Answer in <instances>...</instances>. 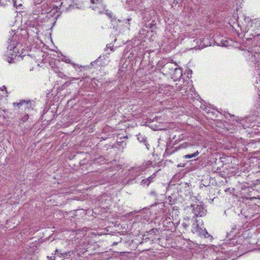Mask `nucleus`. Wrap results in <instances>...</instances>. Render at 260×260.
I'll return each mask as SVG.
<instances>
[{
  "label": "nucleus",
  "instance_id": "1",
  "mask_svg": "<svg viewBox=\"0 0 260 260\" xmlns=\"http://www.w3.org/2000/svg\"><path fill=\"white\" fill-rule=\"evenodd\" d=\"M245 30L247 32H250L249 34L250 36H259L260 35V19L255 18L249 20L245 26Z\"/></svg>",
  "mask_w": 260,
  "mask_h": 260
},
{
  "label": "nucleus",
  "instance_id": "2",
  "mask_svg": "<svg viewBox=\"0 0 260 260\" xmlns=\"http://www.w3.org/2000/svg\"><path fill=\"white\" fill-rule=\"evenodd\" d=\"M18 46L19 44L18 43L14 41H11L10 44L8 46V49L9 51L8 54L12 56V57L13 56H19L20 54L18 49Z\"/></svg>",
  "mask_w": 260,
  "mask_h": 260
},
{
  "label": "nucleus",
  "instance_id": "3",
  "mask_svg": "<svg viewBox=\"0 0 260 260\" xmlns=\"http://www.w3.org/2000/svg\"><path fill=\"white\" fill-rule=\"evenodd\" d=\"M192 208V212L196 216H203L206 213V210L204 207L198 204H193L191 205Z\"/></svg>",
  "mask_w": 260,
  "mask_h": 260
},
{
  "label": "nucleus",
  "instance_id": "4",
  "mask_svg": "<svg viewBox=\"0 0 260 260\" xmlns=\"http://www.w3.org/2000/svg\"><path fill=\"white\" fill-rule=\"evenodd\" d=\"M192 231L193 233H196L199 236H203L206 237V235H208L207 231L205 229H203L200 227L197 223L193 224Z\"/></svg>",
  "mask_w": 260,
  "mask_h": 260
},
{
  "label": "nucleus",
  "instance_id": "5",
  "mask_svg": "<svg viewBox=\"0 0 260 260\" xmlns=\"http://www.w3.org/2000/svg\"><path fill=\"white\" fill-rule=\"evenodd\" d=\"M144 170V168L141 166L132 168L129 170V174L133 177H136L139 176Z\"/></svg>",
  "mask_w": 260,
  "mask_h": 260
},
{
  "label": "nucleus",
  "instance_id": "6",
  "mask_svg": "<svg viewBox=\"0 0 260 260\" xmlns=\"http://www.w3.org/2000/svg\"><path fill=\"white\" fill-rule=\"evenodd\" d=\"M188 92L186 94V98L188 99L194 100L197 99L199 96V95L195 92L194 90H193L192 87L191 85H188Z\"/></svg>",
  "mask_w": 260,
  "mask_h": 260
},
{
  "label": "nucleus",
  "instance_id": "7",
  "mask_svg": "<svg viewBox=\"0 0 260 260\" xmlns=\"http://www.w3.org/2000/svg\"><path fill=\"white\" fill-rule=\"evenodd\" d=\"M32 103L33 101H21L19 103L17 104V105L19 107L24 106V108L25 110H27V111H29L30 109H32Z\"/></svg>",
  "mask_w": 260,
  "mask_h": 260
},
{
  "label": "nucleus",
  "instance_id": "8",
  "mask_svg": "<svg viewBox=\"0 0 260 260\" xmlns=\"http://www.w3.org/2000/svg\"><path fill=\"white\" fill-rule=\"evenodd\" d=\"M171 75L172 76V78L174 79V80H177L180 79L182 76V70L179 68L175 67L173 72L172 73Z\"/></svg>",
  "mask_w": 260,
  "mask_h": 260
},
{
  "label": "nucleus",
  "instance_id": "9",
  "mask_svg": "<svg viewBox=\"0 0 260 260\" xmlns=\"http://www.w3.org/2000/svg\"><path fill=\"white\" fill-rule=\"evenodd\" d=\"M176 64H173L172 63H167L165 64L162 67L163 71H165L169 74H172V72H173Z\"/></svg>",
  "mask_w": 260,
  "mask_h": 260
},
{
  "label": "nucleus",
  "instance_id": "10",
  "mask_svg": "<svg viewBox=\"0 0 260 260\" xmlns=\"http://www.w3.org/2000/svg\"><path fill=\"white\" fill-rule=\"evenodd\" d=\"M199 154V152L198 151H197L196 152H195L194 153L191 154H187V155H185L184 157L185 158H193V157H196L198 155V154Z\"/></svg>",
  "mask_w": 260,
  "mask_h": 260
},
{
  "label": "nucleus",
  "instance_id": "11",
  "mask_svg": "<svg viewBox=\"0 0 260 260\" xmlns=\"http://www.w3.org/2000/svg\"><path fill=\"white\" fill-rule=\"evenodd\" d=\"M137 138H138V140L140 142H146V138L145 137V136H143L141 134H139L138 135H137Z\"/></svg>",
  "mask_w": 260,
  "mask_h": 260
},
{
  "label": "nucleus",
  "instance_id": "12",
  "mask_svg": "<svg viewBox=\"0 0 260 260\" xmlns=\"http://www.w3.org/2000/svg\"><path fill=\"white\" fill-rule=\"evenodd\" d=\"M13 6L17 9L20 8L22 6L21 3H18L16 0H13Z\"/></svg>",
  "mask_w": 260,
  "mask_h": 260
},
{
  "label": "nucleus",
  "instance_id": "13",
  "mask_svg": "<svg viewBox=\"0 0 260 260\" xmlns=\"http://www.w3.org/2000/svg\"><path fill=\"white\" fill-rule=\"evenodd\" d=\"M180 93L184 96H186V94L188 92V89L187 88H185L184 87H182L180 89Z\"/></svg>",
  "mask_w": 260,
  "mask_h": 260
},
{
  "label": "nucleus",
  "instance_id": "14",
  "mask_svg": "<svg viewBox=\"0 0 260 260\" xmlns=\"http://www.w3.org/2000/svg\"><path fill=\"white\" fill-rule=\"evenodd\" d=\"M218 45L227 46L228 45V41L225 40H221L220 43H218Z\"/></svg>",
  "mask_w": 260,
  "mask_h": 260
},
{
  "label": "nucleus",
  "instance_id": "15",
  "mask_svg": "<svg viewBox=\"0 0 260 260\" xmlns=\"http://www.w3.org/2000/svg\"><path fill=\"white\" fill-rule=\"evenodd\" d=\"M208 39L207 38H203L202 40V43H203V45L206 46H210L211 45V44L210 43H208Z\"/></svg>",
  "mask_w": 260,
  "mask_h": 260
},
{
  "label": "nucleus",
  "instance_id": "16",
  "mask_svg": "<svg viewBox=\"0 0 260 260\" xmlns=\"http://www.w3.org/2000/svg\"><path fill=\"white\" fill-rule=\"evenodd\" d=\"M149 178H153V177L152 176H150L149 178H148L147 179L142 180V181H141V184H146V185H147V183L148 182V180H149Z\"/></svg>",
  "mask_w": 260,
  "mask_h": 260
},
{
  "label": "nucleus",
  "instance_id": "17",
  "mask_svg": "<svg viewBox=\"0 0 260 260\" xmlns=\"http://www.w3.org/2000/svg\"><path fill=\"white\" fill-rule=\"evenodd\" d=\"M90 2L92 4H95L97 3H100L102 2V0H90Z\"/></svg>",
  "mask_w": 260,
  "mask_h": 260
},
{
  "label": "nucleus",
  "instance_id": "18",
  "mask_svg": "<svg viewBox=\"0 0 260 260\" xmlns=\"http://www.w3.org/2000/svg\"><path fill=\"white\" fill-rule=\"evenodd\" d=\"M28 118V116L27 114H26L25 115H24L23 116V117L22 118V120H23V122L26 121L27 120Z\"/></svg>",
  "mask_w": 260,
  "mask_h": 260
},
{
  "label": "nucleus",
  "instance_id": "19",
  "mask_svg": "<svg viewBox=\"0 0 260 260\" xmlns=\"http://www.w3.org/2000/svg\"><path fill=\"white\" fill-rule=\"evenodd\" d=\"M58 76L61 77V78H63V77L64 76V75H63V73L59 72Z\"/></svg>",
  "mask_w": 260,
  "mask_h": 260
},
{
  "label": "nucleus",
  "instance_id": "20",
  "mask_svg": "<svg viewBox=\"0 0 260 260\" xmlns=\"http://www.w3.org/2000/svg\"><path fill=\"white\" fill-rule=\"evenodd\" d=\"M153 178H149V180H148V182L147 183V186H148L149 185V184L150 183V182H151Z\"/></svg>",
  "mask_w": 260,
  "mask_h": 260
},
{
  "label": "nucleus",
  "instance_id": "21",
  "mask_svg": "<svg viewBox=\"0 0 260 260\" xmlns=\"http://www.w3.org/2000/svg\"><path fill=\"white\" fill-rule=\"evenodd\" d=\"M108 15L109 16V17L110 18H112V14L111 13H108Z\"/></svg>",
  "mask_w": 260,
  "mask_h": 260
},
{
  "label": "nucleus",
  "instance_id": "22",
  "mask_svg": "<svg viewBox=\"0 0 260 260\" xmlns=\"http://www.w3.org/2000/svg\"><path fill=\"white\" fill-rule=\"evenodd\" d=\"M151 194L152 195H153V196H155V194H156L155 192H151Z\"/></svg>",
  "mask_w": 260,
  "mask_h": 260
},
{
  "label": "nucleus",
  "instance_id": "23",
  "mask_svg": "<svg viewBox=\"0 0 260 260\" xmlns=\"http://www.w3.org/2000/svg\"><path fill=\"white\" fill-rule=\"evenodd\" d=\"M5 4H4V2L2 1L1 6H5Z\"/></svg>",
  "mask_w": 260,
  "mask_h": 260
},
{
  "label": "nucleus",
  "instance_id": "24",
  "mask_svg": "<svg viewBox=\"0 0 260 260\" xmlns=\"http://www.w3.org/2000/svg\"><path fill=\"white\" fill-rule=\"evenodd\" d=\"M78 79L77 78H72V80H77Z\"/></svg>",
  "mask_w": 260,
  "mask_h": 260
},
{
  "label": "nucleus",
  "instance_id": "25",
  "mask_svg": "<svg viewBox=\"0 0 260 260\" xmlns=\"http://www.w3.org/2000/svg\"><path fill=\"white\" fill-rule=\"evenodd\" d=\"M1 3H2V0L0 1V6H1Z\"/></svg>",
  "mask_w": 260,
  "mask_h": 260
}]
</instances>
